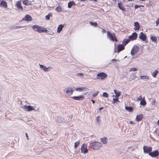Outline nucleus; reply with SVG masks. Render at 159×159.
Here are the masks:
<instances>
[{"label": "nucleus", "instance_id": "35", "mask_svg": "<svg viewBox=\"0 0 159 159\" xmlns=\"http://www.w3.org/2000/svg\"><path fill=\"white\" fill-rule=\"evenodd\" d=\"M158 73V71L157 70H156L154 72H153L152 74V76L153 77H155L156 75H157V73Z\"/></svg>", "mask_w": 159, "mask_h": 159}, {"label": "nucleus", "instance_id": "33", "mask_svg": "<svg viewBox=\"0 0 159 159\" xmlns=\"http://www.w3.org/2000/svg\"><path fill=\"white\" fill-rule=\"evenodd\" d=\"M140 104L144 106L146 104V102L145 100L143 99L140 102Z\"/></svg>", "mask_w": 159, "mask_h": 159}, {"label": "nucleus", "instance_id": "11", "mask_svg": "<svg viewBox=\"0 0 159 159\" xmlns=\"http://www.w3.org/2000/svg\"><path fill=\"white\" fill-rule=\"evenodd\" d=\"M139 37L140 39L142 40L143 41H146L147 39L146 36L143 32H140L139 35Z\"/></svg>", "mask_w": 159, "mask_h": 159}, {"label": "nucleus", "instance_id": "57", "mask_svg": "<svg viewBox=\"0 0 159 159\" xmlns=\"http://www.w3.org/2000/svg\"><path fill=\"white\" fill-rule=\"evenodd\" d=\"M115 97H116L115 98H118V99H119V98H118L119 97H117V96H115Z\"/></svg>", "mask_w": 159, "mask_h": 159}, {"label": "nucleus", "instance_id": "2", "mask_svg": "<svg viewBox=\"0 0 159 159\" xmlns=\"http://www.w3.org/2000/svg\"><path fill=\"white\" fill-rule=\"evenodd\" d=\"M90 148L94 150L99 149L102 146V144L101 143L95 142L90 143Z\"/></svg>", "mask_w": 159, "mask_h": 159}, {"label": "nucleus", "instance_id": "4", "mask_svg": "<svg viewBox=\"0 0 159 159\" xmlns=\"http://www.w3.org/2000/svg\"><path fill=\"white\" fill-rule=\"evenodd\" d=\"M107 37L111 40L112 41H115L117 42V40L116 36L114 34H112L109 31H108L107 33Z\"/></svg>", "mask_w": 159, "mask_h": 159}, {"label": "nucleus", "instance_id": "41", "mask_svg": "<svg viewBox=\"0 0 159 159\" xmlns=\"http://www.w3.org/2000/svg\"><path fill=\"white\" fill-rule=\"evenodd\" d=\"M137 70V69L135 68H130V71H136Z\"/></svg>", "mask_w": 159, "mask_h": 159}, {"label": "nucleus", "instance_id": "23", "mask_svg": "<svg viewBox=\"0 0 159 159\" xmlns=\"http://www.w3.org/2000/svg\"><path fill=\"white\" fill-rule=\"evenodd\" d=\"M114 92L116 95L115 96L113 95V97L117 96V97L120 96V93H121V92H120L117 91L116 89L114 90Z\"/></svg>", "mask_w": 159, "mask_h": 159}, {"label": "nucleus", "instance_id": "24", "mask_svg": "<svg viewBox=\"0 0 159 159\" xmlns=\"http://www.w3.org/2000/svg\"><path fill=\"white\" fill-rule=\"evenodd\" d=\"M118 7L121 10H122L124 11H125L126 9L125 8L122 6V3L121 2L118 3Z\"/></svg>", "mask_w": 159, "mask_h": 159}, {"label": "nucleus", "instance_id": "14", "mask_svg": "<svg viewBox=\"0 0 159 159\" xmlns=\"http://www.w3.org/2000/svg\"><path fill=\"white\" fill-rule=\"evenodd\" d=\"M39 65L40 67L45 72H48L49 71V68L50 69H52V68L50 67H48L47 68L44 66L42 65H41L40 64H39Z\"/></svg>", "mask_w": 159, "mask_h": 159}, {"label": "nucleus", "instance_id": "47", "mask_svg": "<svg viewBox=\"0 0 159 159\" xmlns=\"http://www.w3.org/2000/svg\"><path fill=\"white\" fill-rule=\"evenodd\" d=\"M155 100H152V105H155Z\"/></svg>", "mask_w": 159, "mask_h": 159}, {"label": "nucleus", "instance_id": "21", "mask_svg": "<svg viewBox=\"0 0 159 159\" xmlns=\"http://www.w3.org/2000/svg\"><path fill=\"white\" fill-rule=\"evenodd\" d=\"M143 118V115L142 114L137 115L136 117V120L137 121H140Z\"/></svg>", "mask_w": 159, "mask_h": 159}, {"label": "nucleus", "instance_id": "45", "mask_svg": "<svg viewBox=\"0 0 159 159\" xmlns=\"http://www.w3.org/2000/svg\"><path fill=\"white\" fill-rule=\"evenodd\" d=\"M99 118H100V117H99V116H97V117H96V121H97L98 122H99Z\"/></svg>", "mask_w": 159, "mask_h": 159}, {"label": "nucleus", "instance_id": "55", "mask_svg": "<svg viewBox=\"0 0 159 159\" xmlns=\"http://www.w3.org/2000/svg\"><path fill=\"white\" fill-rule=\"evenodd\" d=\"M115 61H119V60H117L116 59H115Z\"/></svg>", "mask_w": 159, "mask_h": 159}, {"label": "nucleus", "instance_id": "48", "mask_svg": "<svg viewBox=\"0 0 159 159\" xmlns=\"http://www.w3.org/2000/svg\"><path fill=\"white\" fill-rule=\"evenodd\" d=\"M103 107H102L99 108V111H101V110L103 109Z\"/></svg>", "mask_w": 159, "mask_h": 159}, {"label": "nucleus", "instance_id": "43", "mask_svg": "<svg viewBox=\"0 0 159 159\" xmlns=\"http://www.w3.org/2000/svg\"><path fill=\"white\" fill-rule=\"evenodd\" d=\"M135 9H136L139 7H140V5H135L134 6Z\"/></svg>", "mask_w": 159, "mask_h": 159}, {"label": "nucleus", "instance_id": "18", "mask_svg": "<svg viewBox=\"0 0 159 159\" xmlns=\"http://www.w3.org/2000/svg\"><path fill=\"white\" fill-rule=\"evenodd\" d=\"M88 89V88L86 87H82L81 88H76L75 90L76 91H79L80 92L83 91L84 90L86 91Z\"/></svg>", "mask_w": 159, "mask_h": 159}, {"label": "nucleus", "instance_id": "12", "mask_svg": "<svg viewBox=\"0 0 159 159\" xmlns=\"http://www.w3.org/2000/svg\"><path fill=\"white\" fill-rule=\"evenodd\" d=\"M138 36V34L136 32H134L132 33V34L130 35L129 38L130 40H134L136 39Z\"/></svg>", "mask_w": 159, "mask_h": 159}, {"label": "nucleus", "instance_id": "62", "mask_svg": "<svg viewBox=\"0 0 159 159\" xmlns=\"http://www.w3.org/2000/svg\"><path fill=\"white\" fill-rule=\"evenodd\" d=\"M146 43H147V42H147V41H146Z\"/></svg>", "mask_w": 159, "mask_h": 159}, {"label": "nucleus", "instance_id": "52", "mask_svg": "<svg viewBox=\"0 0 159 159\" xmlns=\"http://www.w3.org/2000/svg\"><path fill=\"white\" fill-rule=\"evenodd\" d=\"M129 123V124H134V122L132 121H130Z\"/></svg>", "mask_w": 159, "mask_h": 159}, {"label": "nucleus", "instance_id": "37", "mask_svg": "<svg viewBox=\"0 0 159 159\" xmlns=\"http://www.w3.org/2000/svg\"><path fill=\"white\" fill-rule=\"evenodd\" d=\"M51 13H49L48 15L45 16L46 19L47 20H49L50 19V17L52 16Z\"/></svg>", "mask_w": 159, "mask_h": 159}, {"label": "nucleus", "instance_id": "8", "mask_svg": "<svg viewBox=\"0 0 159 159\" xmlns=\"http://www.w3.org/2000/svg\"><path fill=\"white\" fill-rule=\"evenodd\" d=\"M143 151L145 153H149L152 151V148L150 146H144L143 147Z\"/></svg>", "mask_w": 159, "mask_h": 159}, {"label": "nucleus", "instance_id": "59", "mask_svg": "<svg viewBox=\"0 0 159 159\" xmlns=\"http://www.w3.org/2000/svg\"><path fill=\"white\" fill-rule=\"evenodd\" d=\"M113 1L116 2V0H112Z\"/></svg>", "mask_w": 159, "mask_h": 159}, {"label": "nucleus", "instance_id": "50", "mask_svg": "<svg viewBox=\"0 0 159 159\" xmlns=\"http://www.w3.org/2000/svg\"><path fill=\"white\" fill-rule=\"evenodd\" d=\"M25 135H26V137H27V139H29V138H28V135L27 134V133H25Z\"/></svg>", "mask_w": 159, "mask_h": 159}, {"label": "nucleus", "instance_id": "1", "mask_svg": "<svg viewBox=\"0 0 159 159\" xmlns=\"http://www.w3.org/2000/svg\"><path fill=\"white\" fill-rule=\"evenodd\" d=\"M33 29L38 33L47 32V30L43 27L35 25L32 26Z\"/></svg>", "mask_w": 159, "mask_h": 159}, {"label": "nucleus", "instance_id": "10", "mask_svg": "<svg viewBox=\"0 0 159 159\" xmlns=\"http://www.w3.org/2000/svg\"><path fill=\"white\" fill-rule=\"evenodd\" d=\"M159 154V152L157 150L154 151L149 152V155L152 157H156L158 156Z\"/></svg>", "mask_w": 159, "mask_h": 159}, {"label": "nucleus", "instance_id": "40", "mask_svg": "<svg viewBox=\"0 0 159 159\" xmlns=\"http://www.w3.org/2000/svg\"><path fill=\"white\" fill-rule=\"evenodd\" d=\"M77 75L78 76H81L82 78L83 77L84 74L82 73H78L77 74Z\"/></svg>", "mask_w": 159, "mask_h": 159}, {"label": "nucleus", "instance_id": "30", "mask_svg": "<svg viewBox=\"0 0 159 159\" xmlns=\"http://www.w3.org/2000/svg\"><path fill=\"white\" fill-rule=\"evenodd\" d=\"M140 79L144 80L146 79H148L149 77L147 75L141 76H140Z\"/></svg>", "mask_w": 159, "mask_h": 159}, {"label": "nucleus", "instance_id": "60", "mask_svg": "<svg viewBox=\"0 0 159 159\" xmlns=\"http://www.w3.org/2000/svg\"><path fill=\"white\" fill-rule=\"evenodd\" d=\"M81 1H84L85 0H80Z\"/></svg>", "mask_w": 159, "mask_h": 159}, {"label": "nucleus", "instance_id": "15", "mask_svg": "<svg viewBox=\"0 0 159 159\" xmlns=\"http://www.w3.org/2000/svg\"><path fill=\"white\" fill-rule=\"evenodd\" d=\"M71 98L77 100H83L84 99V97L82 96H73Z\"/></svg>", "mask_w": 159, "mask_h": 159}, {"label": "nucleus", "instance_id": "34", "mask_svg": "<svg viewBox=\"0 0 159 159\" xmlns=\"http://www.w3.org/2000/svg\"><path fill=\"white\" fill-rule=\"evenodd\" d=\"M80 143V141H78L75 143V148H77Z\"/></svg>", "mask_w": 159, "mask_h": 159}, {"label": "nucleus", "instance_id": "28", "mask_svg": "<svg viewBox=\"0 0 159 159\" xmlns=\"http://www.w3.org/2000/svg\"><path fill=\"white\" fill-rule=\"evenodd\" d=\"M1 6L4 7H7V5L6 2L4 1H2L0 3Z\"/></svg>", "mask_w": 159, "mask_h": 159}, {"label": "nucleus", "instance_id": "6", "mask_svg": "<svg viewBox=\"0 0 159 159\" xmlns=\"http://www.w3.org/2000/svg\"><path fill=\"white\" fill-rule=\"evenodd\" d=\"M107 77V75L103 72H101L97 75V78L100 79H104Z\"/></svg>", "mask_w": 159, "mask_h": 159}, {"label": "nucleus", "instance_id": "56", "mask_svg": "<svg viewBox=\"0 0 159 159\" xmlns=\"http://www.w3.org/2000/svg\"><path fill=\"white\" fill-rule=\"evenodd\" d=\"M129 1H134V0H128Z\"/></svg>", "mask_w": 159, "mask_h": 159}, {"label": "nucleus", "instance_id": "32", "mask_svg": "<svg viewBox=\"0 0 159 159\" xmlns=\"http://www.w3.org/2000/svg\"><path fill=\"white\" fill-rule=\"evenodd\" d=\"M151 39L153 41L156 42L157 41V38L156 37L152 36L151 37Z\"/></svg>", "mask_w": 159, "mask_h": 159}, {"label": "nucleus", "instance_id": "9", "mask_svg": "<svg viewBox=\"0 0 159 159\" xmlns=\"http://www.w3.org/2000/svg\"><path fill=\"white\" fill-rule=\"evenodd\" d=\"M81 151L82 153L85 154L88 152V150L87 148V145L84 143L82 144L81 149Z\"/></svg>", "mask_w": 159, "mask_h": 159}, {"label": "nucleus", "instance_id": "27", "mask_svg": "<svg viewBox=\"0 0 159 159\" xmlns=\"http://www.w3.org/2000/svg\"><path fill=\"white\" fill-rule=\"evenodd\" d=\"M130 39L129 38L125 39L123 41V44L124 46H125L130 41Z\"/></svg>", "mask_w": 159, "mask_h": 159}, {"label": "nucleus", "instance_id": "44", "mask_svg": "<svg viewBox=\"0 0 159 159\" xmlns=\"http://www.w3.org/2000/svg\"><path fill=\"white\" fill-rule=\"evenodd\" d=\"M98 93V92H95L94 93H93V97H95V96H96L97 95Z\"/></svg>", "mask_w": 159, "mask_h": 159}, {"label": "nucleus", "instance_id": "38", "mask_svg": "<svg viewBox=\"0 0 159 159\" xmlns=\"http://www.w3.org/2000/svg\"><path fill=\"white\" fill-rule=\"evenodd\" d=\"M108 94L107 93H106V92H104L103 93V94H102V96L103 97H106L107 98H108Z\"/></svg>", "mask_w": 159, "mask_h": 159}, {"label": "nucleus", "instance_id": "3", "mask_svg": "<svg viewBox=\"0 0 159 159\" xmlns=\"http://www.w3.org/2000/svg\"><path fill=\"white\" fill-rule=\"evenodd\" d=\"M23 108L25 110L27 111H30L32 110H34L35 111H38L39 109V107L37 108V109H35L33 107L30 105H25L24 106Z\"/></svg>", "mask_w": 159, "mask_h": 159}, {"label": "nucleus", "instance_id": "22", "mask_svg": "<svg viewBox=\"0 0 159 159\" xmlns=\"http://www.w3.org/2000/svg\"><path fill=\"white\" fill-rule=\"evenodd\" d=\"M75 4V2L73 1H70L68 3V7L69 8H70L71 7Z\"/></svg>", "mask_w": 159, "mask_h": 159}, {"label": "nucleus", "instance_id": "13", "mask_svg": "<svg viewBox=\"0 0 159 159\" xmlns=\"http://www.w3.org/2000/svg\"><path fill=\"white\" fill-rule=\"evenodd\" d=\"M32 20V17L30 15L27 14L22 19V20L27 21H31Z\"/></svg>", "mask_w": 159, "mask_h": 159}, {"label": "nucleus", "instance_id": "54", "mask_svg": "<svg viewBox=\"0 0 159 159\" xmlns=\"http://www.w3.org/2000/svg\"><path fill=\"white\" fill-rule=\"evenodd\" d=\"M144 6L143 5H140V7H143Z\"/></svg>", "mask_w": 159, "mask_h": 159}, {"label": "nucleus", "instance_id": "42", "mask_svg": "<svg viewBox=\"0 0 159 159\" xmlns=\"http://www.w3.org/2000/svg\"><path fill=\"white\" fill-rule=\"evenodd\" d=\"M137 99L138 100L140 101L142 99V97L141 95L139 96L138 98H137Z\"/></svg>", "mask_w": 159, "mask_h": 159}, {"label": "nucleus", "instance_id": "19", "mask_svg": "<svg viewBox=\"0 0 159 159\" xmlns=\"http://www.w3.org/2000/svg\"><path fill=\"white\" fill-rule=\"evenodd\" d=\"M20 1H18L16 3V6L18 9L21 10H22L23 9V7L20 5Z\"/></svg>", "mask_w": 159, "mask_h": 159}, {"label": "nucleus", "instance_id": "51", "mask_svg": "<svg viewBox=\"0 0 159 159\" xmlns=\"http://www.w3.org/2000/svg\"><path fill=\"white\" fill-rule=\"evenodd\" d=\"M91 101L92 102H93V103H95V101L94 100H91Z\"/></svg>", "mask_w": 159, "mask_h": 159}, {"label": "nucleus", "instance_id": "17", "mask_svg": "<svg viewBox=\"0 0 159 159\" xmlns=\"http://www.w3.org/2000/svg\"><path fill=\"white\" fill-rule=\"evenodd\" d=\"M117 49L118 52H120L123 50L125 49L124 45L119 44L117 46Z\"/></svg>", "mask_w": 159, "mask_h": 159}, {"label": "nucleus", "instance_id": "29", "mask_svg": "<svg viewBox=\"0 0 159 159\" xmlns=\"http://www.w3.org/2000/svg\"><path fill=\"white\" fill-rule=\"evenodd\" d=\"M125 109L126 110L128 111H129L131 112L133 111V107H132L126 106L125 107Z\"/></svg>", "mask_w": 159, "mask_h": 159}, {"label": "nucleus", "instance_id": "36", "mask_svg": "<svg viewBox=\"0 0 159 159\" xmlns=\"http://www.w3.org/2000/svg\"><path fill=\"white\" fill-rule=\"evenodd\" d=\"M24 26H13V27H11V29H19V28H22V27H23Z\"/></svg>", "mask_w": 159, "mask_h": 159}, {"label": "nucleus", "instance_id": "39", "mask_svg": "<svg viewBox=\"0 0 159 159\" xmlns=\"http://www.w3.org/2000/svg\"><path fill=\"white\" fill-rule=\"evenodd\" d=\"M113 103H115L116 102H119V99L118 98H113Z\"/></svg>", "mask_w": 159, "mask_h": 159}, {"label": "nucleus", "instance_id": "46", "mask_svg": "<svg viewBox=\"0 0 159 159\" xmlns=\"http://www.w3.org/2000/svg\"><path fill=\"white\" fill-rule=\"evenodd\" d=\"M156 23L157 25L159 24V18L156 20Z\"/></svg>", "mask_w": 159, "mask_h": 159}, {"label": "nucleus", "instance_id": "26", "mask_svg": "<svg viewBox=\"0 0 159 159\" xmlns=\"http://www.w3.org/2000/svg\"><path fill=\"white\" fill-rule=\"evenodd\" d=\"M101 141L104 144L107 143V138L106 137H104L101 139Z\"/></svg>", "mask_w": 159, "mask_h": 159}, {"label": "nucleus", "instance_id": "31", "mask_svg": "<svg viewBox=\"0 0 159 159\" xmlns=\"http://www.w3.org/2000/svg\"><path fill=\"white\" fill-rule=\"evenodd\" d=\"M89 23L92 26H93L95 27L97 26L98 24L96 22H89Z\"/></svg>", "mask_w": 159, "mask_h": 159}, {"label": "nucleus", "instance_id": "5", "mask_svg": "<svg viewBox=\"0 0 159 159\" xmlns=\"http://www.w3.org/2000/svg\"><path fill=\"white\" fill-rule=\"evenodd\" d=\"M139 48L137 45H134L131 50V54L132 56L136 54L139 51Z\"/></svg>", "mask_w": 159, "mask_h": 159}, {"label": "nucleus", "instance_id": "53", "mask_svg": "<svg viewBox=\"0 0 159 159\" xmlns=\"http://www.w3.org/2000/svg\"><path fill=\"white\" fill-rule=\"evenodd\" d=\"M157 124L158 125H159V120H158L157 122Z\"/></svg>", "mask_w": 159, "mask_h": 159}, {"label": "nucleus", "instance_id": "58", "mask_svg": "<svg viewBox=\"0 0 159 159\" xmlns=\"http://www.w3.org/2000/svg\"><path fill=\"white\" fill-rule=\"evenodd\" d=\"M115 59H113L112 60H111V61H115Z\"/></svg>", "mask_w": 159, "mask_h": 159}, {"label": "nucleus", "instance_id": "25", "mask_svg": "<svg viewBox=\"0 0 159 159\" xmlns=\"http://www.w3.org/2000/svg\"><path fill=\"white\" fill-rule=\"evenodd\" d=\"M23 3L26 5H28L31 4V2L28 0H23Z\"/></svg>", "mask_w": 159, "mask_h": 159}, {"label": "nucleus", "instance_id": "16", "mask_svg": "<svg viewBox=\"0 0 159 159\" xmlns=\"http://www.w3.org/2000/svg\"><path fill=\"white\" fill-rule=\"evenodd\" d=\"M134 30H138L140 29L139 24L138 22H136L134 23Z\"/></svg>", "mask_w": 159, "mask_h": 159}, {"label": "nucleus", "instance_id": "61", "mask_svg": "<svg viewBox=\"0 0 159 159\" xmlns=\"http://www.w3.org/2000/svg\"><path fill=\"white\" fill-rule=\"evenodd\" d=\"M116 52V51H115V50L114 52Z\"/></svg>", "mask_w": 159, "mask_h": 159}, {"label": "nucleus", "instance_id": "49", "mask_svg": "<svg viewBox=\"0 0 159 159\" xmlns=\"http://www.w3.org/2000/svg\"><path fill=\"white\" fill-rule=\"evenodd\" d=\"M102 33H104V32H105L106 31H105V30L104 29H102Z\"/></svg>", "mask_w": 159, "mask_h": 159}, {"label": "nucleus", "instance_id": "20", "mask_svg": "<svg viewBox=\"0 0 159 159\" xmlns=\"http://www.w3.org/2000/svg\"><path fill=\"white\" fill-rule=\"evenodd\" d=\"M63 27L64 25L62 24L59 25L57 27V32L58 33H60L62 30Z\"/></svg>", "mask_w": 159, "mask_h": 159}, {"label": "nucleus", "instance_id": "7", "mask_svg": "<svg viewBox=\"0 0 159 159\" xmlns=\"http://www.w3.org/2000/svg\"><path fill=\"white\" fill-rule=\"evenodd\" d=\"M66 92V95L67 96H70L73 93L72 88L71 87H68L65 89Z\"/></svg>", "mask_w": 159, "mask_h": 159}]
</instances>
